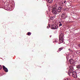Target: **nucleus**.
Here are the masks:
<instances>
[{
	"label": "nucleus",
	"mask_w": 80,
	"mask_h": 80,
	"mask_svg": "<svg viewBox=\"0 0 80 80\" xmlns=\"http://www.w3.org/2000/svg\"><path fill=\"white\" fill-rule=\"evenodd\" d=\"M64 48V47H62L60 48H59L58 51H57V52H60V51H61L62 50H63V48Z\"/></svg>",
	"instance_id": "nucleus-8"
},
{
	"label": "nucleus",
	"mask_w": 80,
	"mask_h": 80,
	"mask_svg": "<svg viewBox=\"0 0 80 80\" xmlns=\"http://www.w3.org/2000/svg\"><path fill=\"white\" fill-rule=\"evenodd\" d=\"M69 62L71 64H72V65H75V62L72 59H70Z\"/></svg>",
	"instance_id": "nucleus-6"
},
{
	"label": "nucleus",
	"mask_w": 80,
	"mask_h": 80,
	"mask_svg": "<svg viewBox=\"0 0 80 80\" xmlns=\"http://www.w3.org/2000/svg\"><path fill=\"white\" fill-rule=\"evenodd\" d=\"M68 3V6H72V5H71V3H72V2H71L69 1Z\"/></svg>",
	"instance_id": "nucleus-10"
},
{
	"label": "nucleus",
	"mask_w": 80,
	"mask_h": 80,
	"mask_svg": "<svg viewBox=\"0 0 80 80\" xmlns=\"http://www.w3.org/2000/svg\"><path fill=\"white\" fill-rule=\"evenodd\" d=\"M2 66H1V65H0V70H1V69H2Z\"/></svg>",
	"instance_id": "nucleus-20"
},
{
	"label": "nucleus",
	"mask_w": 80,
	"mask_h": 80,
	"mask_svg": "<svg viewBox=\"0 0 80 80\" xmlns=\"http://www.w3.org/2000/svg\"><path fill=\"white\" fill-rule=\"evenodd\" d=\"M61 3H62V4H63V2H62Z\"/></svg>",
	"instance_id": "nucleus-26"
},
{
	"label": "nucleus",
	"mask_w": 80,
	"mask_h": 80,
	"mask_svg": "<svg viewBox=\"0 0 80 80\" xmlns=\"http://www.w3.org/2000/svg\"><path fill=\"white\" fill-rule=\"evenodd\" d=\"M2 68L4 70L5 72H8V69H7V68H6L5 67V66H3Z\"/></svg>",
	"instance_id": "nucleus-7"
},
{
	"label": "nucleus",
	"mask_w": 80,
	"mask_h": 80,
	"mask_svg": "<svg viewBox=\"0 0 80 80\" xmlns=\"http://www.w3.org/2000/svg\"><path fill=\"white\" fill-rule=\"evenodd\" d=\"M70 69L68 71V73H72V76L73 77L75 78H77V72H73V66H70L69 67Z\"/></svg>",
	"instance_id": "nucleus-1"
},
{
	"label": "nucleus",
	"mask_w": 80,
	"mask_h": 80,
	"mask_svg": "<svg viewBox=\"0 0 80 80\" xmlns=\"http://www.w3.org/2000/svg\"><path fill=\"white\" fill-rule=\"evenodd\" d=\"M61 17L62 19H63V20H65V19L66 18V16L64 15H62Z\"/></svg>",
	"instance_id": "nucleus-9"
},
{
	"label": "nucleus",
	"mask_w": 80,
	"mask_h": 80,
	"mask_svg": "<svg viewBox=\"0 0 80 80\" xmlns=\"http://www.w3.org/2000/svg\"><path fill=\"white\" fill-rule=\"evenodd\" d=\"M31 35V32H28V35H29V36H30V35Z\"/></svg>",
	"instance_id": "nucleus-13"
},
{
	"label": "nucleus",
	"mask_w": 80,
	"mask_h": 80,
	"mask_svg": "<svg viewBox=\"0 0 80 80\" xmlns=\"http://www.w3.org/2000/svg\"><path fill=\"white\" fill-rule=\"evenodd\" d=\"M61 26H62V23H60L59 24V27H61Z\"/></svg>",
	"instance_id": "nucleus-14"
},
{
	"label": "nucleus",
	"mask_w": 80,
	"mask_h": 80,
	"mask_svg": "<svg viewBox=\"0 0 80 80\" xmlns=\"http://www.w3.org/2000/svg\"><path fill=\"white\" fill-rule=\"evenodd\" d=\"M58 44H60V43H60V42H58Z\"/></svg>",
	"instance_id": "nucleus-23"
},
{
	"label": "nucleus",
	"mask_w": 80,
	"mask_h": 80,
	"mask_svg": "<svg viewBox=\"0 0 80 80\" xmlns=\"http://www.w3.org/2000/svg\"><path fill=\"white\" fill-rule=\"evenodd\" d=\"M50 18L51 20H53L54 19V17H51Z\"/></svg>",
	"instance_id": "nucleus-16"
},
{
	"label": "nucleus",
	"mask_w": 80,
	"mask_h": 80,
	"mask_svg": "<svg viewBox=\"0 0 80 80\" xmlns=\"http://www.w3.org/2000/svg\"><path fill=\"white\" fill-rule=\"evenodd\" d=\"M70 49H69V51H70Z\"/></svg>",
	"instance_id": "nucleus-24"
},
{
	"label": "nucleus",
	"mask_w": 80,
	"mask_h": 80,
	"mask_svg": "<svg viewBox=\"0 0 80 80\" xmlns=\"http://www.w3.org/2000/svg\"><path fill=\"white\" fill-rule=\"evenodd\" d=\"M77 68H80V65H79L77 66Z\"/></svg>",
	"instance_id": "nucleus-15"
},
{
	"label": "nucleus",
	"mask_w": 80,
	"mask_h": 80,
	"mask_svg": "<svg viewBox=\"0 0 80 80\" xmlns=\"http://www.w3.org/2000/svg\"><path fill=\"white\" fill-rule=\"evenodd\" d=\"M62 9H63V8L62 7L60 6L59 7H58L57 9L58 12H61L62 10Z\"/></svg>",
	"instance_id": "nucleus-4"
},
{
	"label": "nucleus",
	"mask_w": 80,
	"mask_h": 80,
	"mask_svg": "<svg viewBox=\"0 0 80 80\" xmlns=\"http://www.w3.org/2000/svg\"><path fill=\"white\" fill-rule=\"evenodd\" d=\"M11 10V8H10V10Z\"/></svg>",
	"instance_id": "nucleus-27"
},
{
	"label": "nucleus",
	"mask_w": 80,
	"mask_h": 80,
	"mask_svg": "<svg viewBox=\"0 0 80 80\" xmlns=\"http://www.w3.org/2000/svg\"><path fill=\"white\" fill-rule=\"evenodd\" d=\"M66 2H67V1H66V0H65L64 1V3H66Z\"/></svg>",
	"instance_id": "nucleus-19"
},
{
	"label": "nucleus",
	"mask_w": 80,
	"mask_h": 80,
	"mask_svg": "<svg viewBox=\"0 0 80 80\" xmlns=\"http://www.w3.org/2000/svg\"><path fill=\"white\" fill-rule=\"evenodd\" d=\"M59 24L60 23H62V22H59Z\"/></svg>",
	"instance_id": "nucleus-22"
},
{
	"label": "nucleus",
	"mask_w": 80,
	"mask_h": 80,
	"mask_svg": "<svg viewBox=\"0 0 80 80\" xmlns=\"http://www.w3.org/2000/svg\"><path fill=\"white\" fill-rule=\"evenodd\" d=\"M58 39H55V42H56V43L58 42Z\"/></svg>",
	"instance_id": "nucleus-12"
},
{
	"label": "nucleus",
	"mask_w": 80,
	"mask_h": 80,
	"mask_svg": "<svg viewBox=\"0 0 80 80\" xmlns=\"http://www.w3.org/2000/svg\"><path fill=\"white\" fill-rule=\"evenodd\" d=\"M57 9L56 8H54L52 9V13L54 15L57 14Z\"/></svg>",
	"instance_id": "nucleus-3"
},
{
	"label": "nucleus",
	"mask_w": 80,
	"mask_h": 80,
	"mask_svg": "<svg viewBox=\"0 0 80 80\" xmlns=\"http://www.w3.org/2000/svg\"><path fill=\"white\" fill-rule=\"evenodd\" d=\"M47 28H48V27H47Z\"/></svg>",
	"instance_id": "nucleus-28"
},
{
	"label": "nucleus",
	"mask_w": 80,
	"mask_h": 80,
	"mask_svg": "<svg viewBox=\"0 0 80 80\" xmlns=\"http://www.w3.org/2000/svg\"><path fill=\"white\" fill-rule=\"evenodd\" d=\"M63 80H66V79H64Z\"/></svg>",
	"instance_id": "nucleus-25"
},
{
	"label": "nucleus",
	"mask_w": 80,
	"mask_h": 80,
	"mask_svg": "<svg viewBox=\"0 0 80 80\" xmlns=\"http://www.w3.org/2000/svg\"><path fill=\"white\" fill-rule=\"evenodd\" d=\"M57 28H58V26H54V25L53 24L52 25L51 29H57Z\"/></svg>",
	"instance_id": "nucleus-5"
},
{
	"label": "nucleus",
	"mask_w": 80,
	"mask_h": 80,
	"mask_svg": "<svg viewBox=\"0 0 80 80\" xmlns=\"http://www.w3.org/2000/svg\"><path fill=\"white\" fill-rule=\"evenodd\" d=\"M78 47H79V48H80V44H79L78 45Z\"/></svg>",
	"instance_id": "nucleus-21"
},
{
	"label": "nucleus",
	"mask_w": 80,
	"mask_h": 80,
	"mask_svg": "<svg viewBox=\"0 0 80 80\" xmlns=\"http://www.w3.org/2000/svg\"><path fill=\"white\" fill-rule=\"evenodd\" d=\"M68 56H69V54H68V56H66V58H67V59H68Z\"/></svg>",
	"instance_id": "nucleus-18"
},
{
	"label": "nucleus",
	"mask_w": 80,
	"mask_h": 80,
	"mask_svg": "<svg viewBox=\"0 0 80 80\" xmlns=\"http://www.w3.org/2000/svg\"><path fill=\"white\" fill-rule=\"evenodd\" d=\"M79 53H80V51H76V53H77V54H79Z\"/></svg>",
	"instance_id": "nucleus-17"
},
{
	"label": "nucleus",
	"mask_w": 80,
	"mask_h": 80,
	"mask_svg": "<svg viewBox=\"0 0 80 80\" xmlns=\"http://www.w3.org/2000/svg\"><path fill=\"white\" fill-rule=\"evenodd\" d=\"M48 2L49 3H52V2H53V1L52 0H48Z\"/></svg>",
	"instance_id": "nucleus-11"
},
{
	"label": "nucleus",
	"mask_w": 80,
	"mask_h": 80,
	"mask_svg": "<svg viewBox=\"0 0 80 80\" xmlns=\"http://www.w3.org/2000/svg\"><path fill=\"white\" fill-rule=\"evenodd\" d=\"M63 35L62 33H61V34L59 35V41L60 43H62L63 42Z\"/></svg>",
	"instance_id": "nucleus-2"
}]
</instances>
